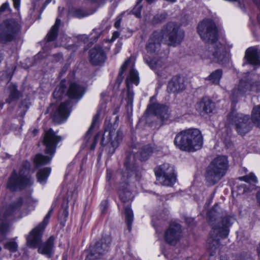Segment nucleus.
I'll return each mask as SVG.
<instances>
[{"label":"nucleus","instance_id":"obj_22","mask_svg":"<svg viewBox=\"0 0 260 260\" xmlns=\"http://www.w3.org/2000/svg\"><path fill=\"white\" fill-rule=\"evenodd\" d=\"M72 106L71 100L61 103L53 114L54 120L57 123L65 121L70 114Z\"/></svg>","mask_w":260,"mask_h":260},{"label":"nucleus","instance_id":"obj_1","mask_svg":"<svg viewBox=\"0 0 260 260\" xmlns=\"http://www.w3.org/2000/svg\"><path fill=\"white\" fill-rule=\"evenodd\" d=\"M249 72L244 74L243 78L240 80L238 85L232 91L231 95V114L229 116V123L234 124L237 133L240 135H244L252 128V120L249 115L236 113L235 110V104L239 98L248 92L257 90L258 82H252Z\"/></svg>","mask_w":260,"mask_h":260},{"label":"nucleus","instance_id":"obj_58","mask_svg":"<svg viewBox=\"0 0 260 260\" xmlns=\"http://www.w3.org/2000/svg\"><path fill=\"white\" fill-rule=\"evenodd\" d=\"M3 105H4L3 103L0 102V110H1L2 109Z\"/></svg>","mask_w":260,"mask_h":260},{"label":"nucleus","instance_id":"obj_61","mask_svg":"<svg viewBox=\"0 0 260 260\" xmlns=\"http://www.w3.org/2000/svg\"><path fill=\"white\" fill-rule=\"evenodd\" d=\"M2 60V56L0 55V62Z\"/></svg>","mask_w":260,"mask_h":260},{"label":"nucleus","instance_id":"obj_30","mask_svg":"<svg viewBox=\"0 0 260 260\" xmlns=\"http://www.w3.org/2000/svg\"><path fill=\"white\" fill-rule=\"evenodd\" d=\"M222 71L220 69H217L212 72L208 77L205 78L206 81H208L210 84L218 85L222 77Z\"/></svg>","mask_w":260,"mask_h":260},{"label":"nucleus","instance_id":"obj_45","mask_svg":"<svg viewBox=\"0 0 260 260\" xmlns=\"http://www.w3.org/2000/svg\"><path fill=\"white\" fill-rule=\"evenodd\" d=\"M185 222L189 226H193L194 225V219L192 217H186L185 218Z\"/></svg>","mask_w":260,"mask_h":260},{"label":"nucleus","instance_id":"obj_33","mask_svg":"<svg viewBox=\"0 0 260 260\" xmlns=\"http://www.w3.org/2000/svg\"><path fill=\"white\" fill-rule=\"evenodd\" d=\"M51 172V168L46 167L40 170L37 174L38 182L43 185L46 184Z\"/></svg>","mask_w":260,"mask_h":260},{"label":"nucleus","instance_id":"obj_53","mask_svg":"<svg viewBox=\"0 0 260 260\" xmlns=\"http://www.w3.org/2000/svg\"><path fill=\"white\" fill-rule=\"evenodd\" d=\"M63 215L65 218L67 217L68 216V211L67 209H64L63 210Z\"/></svg>","mask_w":260,"mask_h":260},{"label":"nucleus","instance_id":"obj_42","mask_svg":"<svg viewBox=\"0 0 260 260\" xmlns=\"http://www.w3.org/2000/svg\"><path fill=\"white\" fill-rule=\"evenodd\" d=\"M53 62H58L62 60V55L60 53L54 54L52 56Z\"/></svg>","mask_w":260,"mask_h":260},{"label":"nucleus","instance_id":"obj_10","mask_svg":"<svg viewBox=\"0 0 260 260\" xmlns=\"http://www.w3.org/2000/svg\"><path fill=\"white\" fill-rule=\"evenodd\" d=\"M228 158L220 155L215 158L207 168L205 178L210 185H214L219 181L226 174Z\"/></svg>","mask_w":260,"mask_h":260},{"label":"nucleus","instance_id":"obj_11","mask_svg":"<svg viewBox=\"0 0 260 260\" xmlns=\"http://www.w3.org/2000/svg\"><path fill=\"white\" fill-rule=\"evenodd\" d=\"M20 22L15 19H7L0 24V43L7 44L15 41L21 32Z\"/></svg>","mask_w":260,"mask_h":260},{"label":"nucleus","instance_id":"obj_56","mask_svg":"<svg viewBox=\"0 0 260 260\" xmlns=\"http://www.w3.org/2000/svg\"><path fill=\"white\" fill-rule=\"evenodd\" d=\"M52 0H46L44 4V7H45L48 4H49Z\"/></svg>","mask_w":260,"mask_h":260},{"label":"nucleus","instance_id":"obj_18","mask_svg":"<svg viewBox=\"0 0 260 260\" xmlns=\"http://www.w3.org/2000/svg\"><path fill=\"white\" fill-rule=\"evenodd\" d=\"M154 97L150 99L151 103L148 106L146 113L155 116L163 123L166 122L170 118L171 113L168 106L152 102Z\"/></svg>","mask_w":260,"mask_h":260},{"label":"nucleus","instance_id":"obj_51","mask_svg":"<svg viewBox=\"0 0 260 260\" xmlns=\"http://www.w3.org/2000/svg\"><path fill=\"white\" fill-rule=\"evenodd\" d=\"M120 19L116 21L114 23V26L116 28H118L120 27Z\"/></svg>","mask_w":260,"mask_h":260},{"label":"nucleus","instance_id":"obj_13","mask_svg":"<svg viewBox=\"0 0 260 260\" xmlns=\"http://www.w3.org/2000/svg\"><path fill=\"white\" fill-rule=\"evenodd\" d=\"M84 91V87L77 83H71L67 89L64 82L61 81L55 89L53 96L55 99L61 100L67 95L70 99L79 100L83 96Z\"/></svg>","mask_w":260,"mask_h":260},{"label":"nucleus","instance_id":"obj_7","mask_svg":"<svg viewBox=\"0 0 260 260\" xmlns=\"http://www.w3.org/2000/svg\"><path fill=\"white\" fill-rule=\"evenodd\" d=\"M62 140L51 129L46 131L44 134L43 143L46 146L45 153L49 155L38 154L36 155L34 162L37 168L49 163L55 152L58 143Z\"/></svg>","mask_w":260,"mask_h":260},{"label":"nucleus","instance_id":"obj_55","mask_svg":"<svg viewBox=\"0 0 260 260\" xmlns=\"http://www.w3.org/2000/svg\"><path fill=\"white\" fill-rule=\"evenodd\" d=\"M38 132H39V130H38V129H34L32 131V134H33V136H36V135H37V134L38 133Z\"/></svg>","mask_w":260,"mask_h":260},{"label":"nucleus","instance_id":"obj_39","mask_svg":"<svg viewBox=\"0 0 260 260\" xmlns=\"http://www.w3.org/2000/svg\"><path fill=\"white\" fill-rule=\"evenodd\" d=\"M19 93L15 87H13L11 89L10 94L9 98L6 100V102L11 103L13 101L17 100L19 98Z\"/></svg>","mask_w":260,"mask_h":260},{"label":"nucleus","instance_id":"obj_21","mask_svg":"<svg viewBox=\"0 0 260 260\" xmlns=\"http://www.w3.org/2000/svg\"><path fill=\"white\" fill-rule=\"evenodd\" d=\"M181 233L180 225L176 223H172L165 233V240L169 244L175 245L179 240Z\"/></svg>","mask_w":260,"mask_h":260},{"label":"nucleus","instance_id":"obj_15","mask_svg":"<svg viewBox=\"0 0 260 260\" xmlns=\"http://www.w3.org/2000/svg\"><path fill=\"white\" fill-rule=\"evenodd\" d=\"M111 238L103 236L101 239L89 247L85 260H100L109 250Z\"/></svg>","mask_w":260,"mask_h":260},{"label":"nucleus","instance_id":"obj_32","mask_svg":"<svg viewBox=\"0 0 260 260\" xmlns=\"http://www.w3.org/2000/svg\"><path fill=\"white\" fill-rule=\"evenodd\" d=\"M124 210L127 229L129 232L131 231L132 225L134 220L133 212L129 205L124 206Z\"/></svg>","mask_w":260,"mask_h":260},{"label":"nucleus","instance_id":"obj_8","mask_svg":"<svg viewBox=\"0 0 260 260\" xmlns=\"http://www.w3.org/2000/svg\"><path fill=\"white\" fill-rule=\"evenodd\" d=\"M37 202V200L33 199L30 196L26 197L24 200L20 197L6 208L4 214L5 219H2V223L0 224V242L5 239L6 234L9 232L10 224L8 222L7 218L9 216L18 213L23 205V206H26L27 208H30L31 210L34 209V205L36 204Z\"/></svg>","mask_w":260,"mask_h":260},{"label":"nucleus","instance_id":"obj_23","mask_svg":"<svg viewBox=\"0 0 260 260\" xmlns=\"http://www.w3.org/2000/svg\"><path fill=\"white\" fill-rule=\"evenodd\" d=\"M135 84L137 85L139 84V78L138 72L134 69L130 70L129 75L126 79V85L127 87V103L131 106L133 105L134 93L131 89V85Z\"/></svg>","mask_w":260,"mask_h":260},{"label":"nucleus","instance_id":"obj_38","mask_svg":"<svg viewBox=\"0 0 260 260\" xmlns=\"http://www.w3.org/2000/svg\"><path fill=\"white\" fill-rule=\"evenodd\" d=\"M168 14L166 12L156 14L152 19L153 24H157L163 22L167 18Z\"/></svg>","mask_w":260,"mask_h":260},{"label":"nucleus","instance_id":"obj_6","mask_svg":"<svg viewBox=\"0 0 260 260\" xmlns=\"http://www.w3.org/2000/svg\"><path fill=\"white\" fill-rule=\"evenodd\" d=\"M101 145L105 147L106 150L109 153L113 154L118 147L123 138V133L120 131H116L114 125L109 124L105 128L103 134L98 133L94 137V141L90 146V149H95L98 139L101 137Z\"/></svg>","mask_w":260,"mask_h":260},{"label":"nucleus","instance_id":"obj_25","mask_svg":"<svg viewBox=\"0 0 260 260\" xmlns=\"http://www.w3.org/2000/svg\"><path fill=\"white\" fill-rule=\"evenodd\" d=\"M106 58V54L101 47L95 45L89 51V61L93 66L103 63Z\"/></svg>","mask_w":260,"mask_h":260},{"label":"nucleus","instance_id":"obj_37","mask_svg":"<svg viewBox=\"0 0 260 260\" xmlns=\"http://www.w3.org/2000/svg\"><path fill=\"white\" fill-rule=\"evenodd\" d=\"M132 61V58H129L128 59H127L121 66L117 78V82L118 84V85L120 84L122 82L124 78V76H123V73L126 70L127 65Z\"/></svg>","mask_w":260,"mask_h":260},{"label":"nucleus","instance_id":"obj_20","mask_svg":"<svg viewBox=\"0 0 260 260\" xmlns=\"http://www.w3.org/2000/svg\"><path fill=\"white\" fill-rule=\"evenodd\" d=\"M162 35L158 31H154L149 37L145 45L148 53L153 54L157 53L160 50Z\"/></svg>","mask_w":260,"mask_h":260},{"label":"nucleus","instance_id":"obj_12","mask_svg":"<svg viewBox=\"0 0 260 260\" xmlns=\"http://www.w3.org/2000/svg\"><path fill=\"white\" fill-rule=\"evenodd\" d=\"M164 40L168 45L176 46L181 43L184 38V32L176 23L170 22L159 31Z\"/></svg>","mask_w":260,"mask_h":260},{"label":"nucleus","instance_id":"obj_40","mask_svg":"<svg viewBox=\"0 0 260 260\" xmlns=\"http://www.w3.org/2000/svg\"><path fill=\"white\" fill-rule=\"evenodd\" d=\"M4 247L10 251L14 252L17 251L18 245L16 242L11 241L6 243Z\"/></svg>","mask_w":260,"mask_h":260},{"label":"nucleus","instance_id":"obj_29","mask_svg":"<svg viewBox=\"0 0 260 260\" xmlns=\"http://www.w3.org/2000/svg\"><path fill=\"white\" fill-rule=\"evenodd\" d=\"M144 59L149 67L154 70H157L161 68L165 63V59L162 57H156L149 60L146 57H145Z\"/></svg>","mask_w":260,"mask_h":260},{"label":"nucleus","instance_id":"obj_36","mask_svg":"<svg viewBox=\"0 0 260 260\" xmlns=\"http://www.w3.org/2000/svg\"><path fill=\"white\" fill-rule=\"evenodd\" d=\"M99 119V114H96L94 116L92 121L91 123V124L88 129V131L86 132L85 136L84 137V141H86V142H87L90 139V137L92 135V131L94 128L95 125L98 122Z\"/></svg>","mask_w":260,"mask_h":260},{"label":"nucleus","instance_id":"obj_43","mask_svg":"<svg viewBox=\"0 0 260 260\" xmlns=\"http://www.w3.org/2000/svg\"><path fill=\"white\" fill-rule=\"evenodd\" d=\"M108 207V203L107 201L105 200L102 202L101 205H100V208L101 212L102 213H104L106 212V210L107 209Z\"/></svg>","mask_w":260,"mask_h":260},{"label":"nucleus","instance_id":"obj_31","mask_svg":"<svg viewBox=\"0 0 260 260\" xmlns=\"http://www.w3.org/2000/svg\"><path fill=\"white\" fill-rule=\"evenodd\" d=\"M153 151V147L150 145H146L140 149L137 155V156L139 155L140 159L141 161H145L152 154Z\"/></svg>","mask_w":260,"mask_h":260},{"label":"nucleus","instance_id":"obj_60","mask_svg":"<svg viewBox=\"0 0 260 260\" xmlns=\"http://www.w3.org/2000/svg\"><path fill=\"white\" fill-rule=\"evenodd\" d=\"M66 70H67V69L64 67V68H63L62 71L64 72H66Z\"/></svg>","mask_w":260,"mask_h":260},{"label":"nucleus","instance_id":"obj_57","mask_svg":"<svg viewBox=\"0 0 260 260\" xmlns=\"http://www.w3.org/2000/svg\"><path fill=\"white\" fill-rule=\"evenodd\" d=\"M220 260H228L226 257L225 256H221Z\"/></svg>","mask_w":260,"mask_h":260},{"label":"nucleus","instance_id":"obj_46","mask_svg":"<svg viewBox=\"0 0 260 260\" xmlns=\"http://www.w3.org/2000/svg\"><path fill=\"white\" fill-rule=\"evenodd\" d=\"M75 15L79 18L83 17L85 16L84 12L80 9H77L75 11Z\"/></svg>","mask_w":260,"mask_h":260},{"label":"nucleus","instance_id":"obj_17","mask_svg":"<svg viewBox=\"0 0 260 260\" xmlns=\"http://www.w3.org/2000/svg\"><path fill=\"white\" fill-rule=\"evenodd\" d=\"M154 97L150 99L151 103L148 106L146 113L155 116L163 123L166 122L170 118L171 113L168 106L152 102Z\"/></svg>","mask_w":260,"mask_h":260},{"label":"nucleus","instance_id":"obj_62","mask_svg":"<svg viewBox=\"0 0 260 260\" xmlns=\"http://www.w3.org/2000/svg\"><path fill=\"white\" fill-rule=\"evenodd\" d=\"M228 223H229V226H230V219L229 218V221H228Z\"/></svg>","mask_w":260,"mask_h":260},{"label":"nucleus","instance_id":"obj_49","mask_svg":"<svg viewBox=\"0 0 260 260\" xmlns=\"http://www.w3.org/2000/svg\"><path fill=\"white\" fill-rule=\"evenodd\" d=\"M122 46V43L121 42H118L116 44V51L115 52V54L117 53L120 50Z\"/></svg>","mask_w":260,"mask_h":260},{"label":"nucleus","instance_id":"obj_54","mask_svg":"<svg viewBox=\"0 0 260 260\" xmlns=\"http://www.w3.org/2000/svg\"><path fill=\"white\" fill-rule=\"evenodd\" d=\"M229 1H231V2H236L238 3V6L240 7L241 8H242V4L241 3V2L239 0H229Z\"/></svg>","mask_w":260,"mask_h":260},{"label":"nucleus","instance_id":"obj_2","mask_svg":"<svg viewBox=\"0 0 260 260\" xmlns=\"http://www.w3.org/2000/svg\"><path fill=\"white\" fill-rule=\"evenodd\" d=\"M135 152L127 153L124 166L125 171L117 170L114 179L118 184V193L123 203L131 202L134 198V192L136 189L134 181L137 180L139 175V167L136 164Z\"/></svg>","mask_w":260,"mask_h":260},{"label":"nucleus","instance_id":"obj_27","mask_svg":"<svg viewBox=\"0 0 260 260\" xmlns=\"http://www.w3.org/2000/svg\"><path fill=\"white\" fill-rule=\"evenodd\" d=\"M185 89V81L183 78L178 76H174L169 82L167 90L169 92L178 93Z\"/></svg>","mask_w":260,"mask_h":260},{"label":"nucleus","instance_id":"obj_41","mask_svg":"<svg viewBox=\"0 0 260 260\" xmlns=\"http://www.w3.org/2000/svg\"><path fill=\"white\" fill-rule=\"evenodd\" d=\"M141 2V0H138L136 5L132 10L133 13L138 18L141 17V12L142 9V6L140 5Z\"/></svg>","mask_w":260,"mask_h":260},{"label":"nucleus","instance_id":"obj_44","mask_svg":"<svg viewBox=\"0 0 260 260\" xmlns=\"http://www.w3.org/2000/svg\"><path fill=\"white\" fill-rule=\"evenodd\" d=\"M9 9V4L8 2H6L2 4L0 7V13H2L5 12L7 9Z\"/></svg>","mask_w":260,"mask_h":260},{"label":"nucleus","instance_id":"obj_9","mask_svg":"<svg viewBox=\"0 0 260 260\" xmlns=\"http://www.w3.org/2000/svg\"><path fill=\"white\" fill-rule=\"evenodd\" d=\"M30 166L29 161H25L23 162L22 168L18 174L15 170L13 171L7 184V187L10 191L22 190L32 184V179L29 175Z\"/></svg>","mask_w":260,"mask_h":260},{"label":"nucleus","instance_id":"obj_34","mask_svg":"<svg viewBox=\"0 0 260 260\" xmlns=\"http://www.w3.org/2000/svg\"><path fill=\"white\" fill-rule=\"evenodd\" d=\"M60 24V20L57 18L56 19L55 24L51 27V29L47 35V39L48 42L53 41L56 39Z\"/></svg>","mask_w":260,"mask_h":260},{"label":"nucleus","instance_id":"obj_35","mask_svg":"<svg viewBox=\"0 0 260 260\" xmlns=\"http://www.w3.org/2000/svg\"><path fill=\"white\" fill-rule=\"evenodd\" d=\"M250 119L256 126L260 128V104L253 107Z\"/></svg>","mask_w":260,"mask_h":260},{"label":"nucleus","instance_id":"obj_16","mask_svg":"<svg viewBox=\"0 0 260 260\" xmlns=\"http://www.w3.org/2000/svg\"><path fill=\"white\" fill-rule=\"evenodd\" d=\"M174 168L169 164L165 163L155 168L157 180L163 185L172 186L176 182Z\"/></svg>","mask_w":260,"mask_h":260},{"label":"nucleus","instance_id":"obj_14","mask_svg":"<svg viewBox=\"0 0 260 260\" xmlns=\"http://www.w3.org/2000/svg\"><path fill=\"white\" fill-rule=\"evenodd\" d=\"M198 32L205 43L213 44L218 40V30L215 23L211 19H205L198 26Z\"/></svg>","mask_w":260,"mask_h":260},{"label":"nucleus","instance_id":"obj_5","mask_svg":"<svg viewBox=\"0 0 260 260\" xmlns=\"http://www.w3.org/2000/svg\"><path fill=\"white\" fill-rule=\"evenodd\" d=\"M175 145L182 150L194 151L203 144L201 132L197 128H189L178 133L174 139Z\"/></svg>","mask_w":260,"mask_h":260},{"label":"nucleus","instance_id":"obj_48","mask_svg":"<svg viewBox=\"0 0 260 260\" xmlns=\"http://www.w3.org/2000/svg\"><path fill=\"white\" fill-rule=\"evenodd\" d=\"M13 1L14 8L16 9H18L20 6V0H13Z\"/></svg>","mask_w":260,"mask_h":260},{"label":"nucleus","instance_id":"obj_63","mask_svg":"<svg viewBox=\"0 0 260 260\" xmlns=\"http://www.w3.org/2000/svg\"><path fill=\"white\" fill-rule=\"evenodd\" d=\"M1 250H2V248H1V247L0 246V252L1 251Z\"/></svg>","mask_w":260,"mask_h":260},{"label":"nucleus","instance_id":"obj_52","mask_svg":"<svg viewBox=\"0 0 260 260\" xmlns=\"http://www.w3.org/2000/svg\"><path fill=\"white\" fill-rule=\"evenodd\" d=\"M256 251H257V256L259 258H260V241H259V243H258V246L257 247Z\"/></svg>","mask_w":260,"mask_h":260},{"label":"nucleus","instance_id":"obj_64","mask_svg":"<svg viewBox=\"0 0 260 260\" xmlns=\"http://www.w3.org/2000/svg\"><path fill=\"white\" fill-rule=\"evenodd\" d=\"M245 172L247 171V170L246 169H244Z\"/></svg>","mask_w":260,"mask_h":260},{"label":"nucleus","instance_id":"obj_3","mask_svg":"<svg viewBox=\"0 0 260 260\" xmlns=\"http://www.w3.org/2000/svg\"><path fill=\"white\" fill-rule=\"evenodd\" d=\"M220 209L216 204L207 213V218L210 224L212 226L210 237L207 240V248L213 254L219 247L220 238H225L228 235V218H221Z\"/></svg>","mask_w":260,"mask_h":260},{"label":"nucleus","instance_id":"obj_59","mask_svg":"<svg viewBox=\"0 0 260 260\" xmlns=\"http://www.w3.org/2000/svg\"><path fill=\"white\" fill-rule=\"evenodd\" d=\"M257 20H258V22L260 23V15H258L257 16Z\"/></svg>","mask_w":260,"mask_h":260},{"label":"nucleus","instance_id":"obj_24","mask_svg":"<svg viewBox=\"0 0 260 260\" xmlns=\"http://www.w3.org/2000/svg\"><path fill=\"white\" fill-rule=\"evenodd\" d=\"M226 46L225 43H221L220 42H218L214 48L212 52V56H213L214 60L219 64L224 65L226 63Z\"/></svg>","mask_w":260,"mask_h":260},{"label":"nucleus","instance_id":"obj_47","mask_svg":"<svg viewBox=\"0 0 260 260\" xmlns=\"http://www.w3.org/2000/svg\"><path fill=\"white\" fill-rule=\"evenodd\" d=\"M112 172L110 170L107 169L106 173V179L108 181H109L112 178Z\"/></svg>","mask_w":260,"mask_h":260},{"label":"nucleus","instance_id":"obj_19","mask_svg":"<svg viewBox=\"0 0 260 260\" xmlns=\"http://www.w3.org/2000/svg\"><path fill=\"white\" fill-rule=\"evenodd\" d=\"M239 179L245 181V183L237 185L236 188L232 189V196H234L235 192L237 195L243 194L252 191L254 189V185L251 183H256L257 180L256 176L253 173H250L247 175L239 177Z\"/></svg>","mask_w":260,"mask_h":260},{"label":"nucleus","instance_id":"obj_4","mask_svg":"<svg viewBox=\"0 0 260 260\" xmlns=\"http://www.w3.org/2000/svg\"><path fill=\"white\" fill-rule=\"evenodd\" d=\"M52 207L44 217L43 221L34 228L26 237V243L28 247L32 248H38V252L50 257L53 253L54 237L50 236L47 241L42 243V238L44 230L48 224L52 213Z\"/></svg>","mask_w":260,"mask_h":260},{"label":"nucleus","instance_id":"obj_28","mask_svg":"<svg viewBox=\"0 0 260 260\" xmlns=\"http://www.w3.org/2000/svg\"><path fill=\"white\" fill-rule=\"evenodd\" d=\"M244 58L248 63L253 66H260V57L258 49L256 47H251L247 49Z\"/></svg>","mask_w":260,"mask_h":260},{"label":"nucleus","instance_id":"obj_50","mask_svg":"<svg viewBox=\"0 0 260 260\" xmlns=\"http://www.w3.org/2000/svg\"><path fill=\"white\" fill-rule=\"evenodd\" d=\"M119 33L118 31L114 32V33L113 34L112 38V41H114L116 38H117L119 37Z\"/></svg>","mask_w":260,"mask_h":260},{"label":"nucleus","instance_id":"obj_26","mask_svg":"<svg viewBox=\"0 0 260 260\" xmlns=\"http://www.w3.org/2000/svg\"><path fill=\"white\" fill-rule=\"evenodd\" d=\"M214 107V103L208 97L202 98L196 105L197 111L202 116L211 113Z\"/></svg>","mask_w":260,"mask_h":260}]
</instances>
